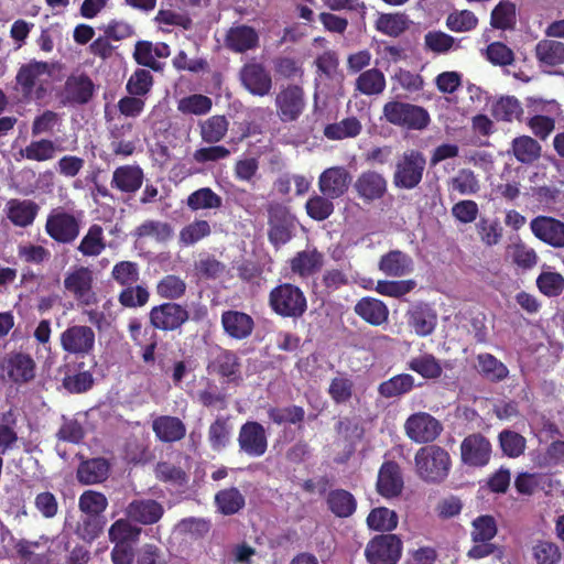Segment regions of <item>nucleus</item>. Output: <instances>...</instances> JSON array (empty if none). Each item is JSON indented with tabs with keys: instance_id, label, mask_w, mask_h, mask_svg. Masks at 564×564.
<instances>
[{
	"instance_id": "obj_1",
	"label": "nucleus",
	"mask_w": 564,
	"mask_h": 564,
	"mask_svg": "<svg viewBox=\"0 0 564 564\" xmlns=\"http://www.w3.org/2000/svg\"><path fill=\"white\" fill-rule=\"evenodd\" d=\"M268 305L272 313L282 318L299 319L307 311L304 291L291 282H279L268 294Z\"/></svg>"
},
{
	"instance_id": "obj_2",
	"label": "nucleus",
	"mask_w": 564,
	"mask_h": 564,
	"mask_svg": "<svg viewBox=\"0 0 564 564\" xmlns=\"http://www.w3.org/2000/svg\"><path fill=\"white\" fill-rule=\"evenodd\" d=\"M414 463L420 479L429 484L443 482L452 468L449 453L435 444L419 448L414 456Z\"/></svg>"
},
{
	"instance_id": "obj_3",
	"label": "nucleus",
	"mask_w": 564,
	"mask_h": 564,
	"mask_svg": "<svg viewBox=\"0 0 564 564\" xmlns=\"http://www.w3.org/2000/svg\"><path fill=\"white\" fill-rule=\"evenodd\" d=\"M498 527L496 519L490 514H481L471 521L470 539L474 545L468 550L467 556L473 560H480L490 555L501 558L503 550L491 542L497 535Z\"/></svg>"
},
{
	"instance_id": "obj_4",
	"label": "nucleus",
	"mask_w": 564,
	"mask_h": 564,
	"mask_svg": "<svg viewBox=\"0 0 564 564\" xmlns=\"http://www.w3.org/2000/svg\"><path fill=\"white\" fill-rule=\"evenodd\" d=\"M382 116L387 122L405 130H423L431 122L430 113L424 107L400 100L386 102Z\"/></svg>"
},
{
	"instance_id": "obj_5",
	"label": "nucleus",
	"mask_w": 564,
	"mask_h": 564,
	"mask_svg": "<svg viewBox=\"0 0 564 564\" xmlns=\"http://www.w3.org/2000/svg\"><path fill=\"white\" fill-rule=\"evenodd\" d=\"M265 209L269 227L268 240L275 249H279L294 237L296 217L288 206L279 202H270Z\"/></svg>"
},
{
	"instance_id": "obj_6",
	"label": "nucleus",
	"mask_w": 564,
	"mask_h": 564,
	"mask_svg": "<svg viewBox=\"0 0 564 564\" xmlns=\"http://www.w3.org/2000/svg\"><path fill=\"white\" fill-rule=\"evenodd\" d=\"M82 214H74L62 207L53 209L45 221V232L57 243L70 245L80 234Z\"/></svg>"
},
{
	"instance_id": "obj_7",
	"label": "nucleus",
	"mask_w": 564,
	"mask_h": 564,
	"mask_svg": "<svg viewBox=\"0 0 564 564\" xmlns=\"http://www.w3.org/2000/svg\"><path fill=\"white\" fill-rule=\"evenodd\" d=\"M426 159L419 150H408L399 158L393 173V185L400 189H413L423 180Z\"/></svg>"
},
{
	"instance_id": "obj_8",
	"label": "nucleus",
	"mask_w": 564,
	"mask_h": 564,
	"mask_svg": "<svg viewBox=\"0 0 564 564\" xmlns=\"http://www.w3.org/2000/svg\"><path fill=\"white\" fill-rule=\"evenodd\" d=\"M150 325L162 332H181L189 322L191 312L186 305L177 302H163L154 305L149 311Z\"/></svg>"
},
{
	"instance_id": "obj_9",
	"label": "nucleus",
	"mask_w": 564,
	"mask_h": 564,
	"mask_svg": "<svg viewBox=\"0 0 564 564\" xmlns=\"http://www.w3.org/2000/svg\"><path fill=\"white\" fill-rule=\"evenodd\" d=\"M274 106L282 122L297 121L306 108L303 87L296 84L282 85L275 96Z\"/></svg>"
},
{
	"instance_id": "obj_10",
	"label": "nucleus",
	"mask_w": 564,
	"mask_h": 564,
	"mask_svg": "<svg viewBox=\"0 0 564 564\" xmlns=\"http://www.w3.org/2000/svg\"><path fill=\"white\" fill-rule=\"evenodd\" d=\"M36 364L31 355L12 351L0 359V377L15 384L29 383L35 378Z\"/></svg>"
},
{
	"instance_id": "obj_11",
	"label": "nucleus",
	"mask_w": 564,
	"mask_h": 564,
	"mask_svg": "<svg viewBox=\"0 0 564 564\" xmlns=\"http://www.w3.org/2000/svg\"><path fill=\"white\" fill-rule=\"evenodd\" d=\"M64 289L82 305L89 306L97 302L94 291V272L90 268L77 265L64 276Z\"/></svg>"
},
{
	"instance_id": "obj_12",
	"label": "nucleus",
	"mask_w": 564,
	"mask_h": 564,
	"mask_svg": "<svg viewBox=\"0 0 564 564\" xmlns=\"http://www.w3.org/2000/svg\"><path fill=\"white\" fill-rule=\"evenodd\" d=\"M402 540L397 534H379L367 544L365 555L369 564H397L402 555Z\"/></svg>"
},
{
	"instance_id": "obj_13",
	"label": "nucleus",
	"mask_w": 564,
	"mask_h": 564,
	"mask_svg": "<svg viewBox=\"0 0 564 564\" xmlns=\"http://www.w3.org/2000/svg\"><path fill=\"white\" fill-rule=\"evenodd\" d=\"M96 335L91 327L86 325L68 326L59 335L62 349L76 357L90 355L95 349Z\"/></svg>"
},
{
	"instance_id": "obj_14",
	"label": "nucleus",
	"mask_w": 564,
	"mask_h": 564,
	"mask_svg": "<svg viewBox=\"0 0 564 564\" xmlns=\"http://www.w3.org/2000/svg\"><path fill=\"white\" fill-rule=\"evenodd\" d=\"M404 430L406 436L414 443L429 444L441 435L443 425L430 413L416 412L406 419Z\"/></svg>"
},
{
	"instance_id": "obj_15",
	"label": "nucleus",
	"mask_w": 564,
	"mask_h": 564,
	"mask_svg": "<svg viewBox=\"0 0 564 564\" xmlns=\"http://www.w3.org/2000/svg\"><path fill=\"white\" fill-rule=\"evenodd\" d=\"M239 452L248 457H261L268 451V436L264 426L257 421L243 423L237 437Z\"/></svg>"
},
{
	"instance_id": "obj_16",
	"label": "nucleus",
	"mask_w": 564,
	"mask_h": 564,
	"mask_svg": "<svg viewBox=\"0 0 564 564\" xmlns=\"http://www.w3.org/2000/svg\"><path fill=\"white\" fill-rule=\"evenodd\" d=\"M491 456V444L480 433L466 436L460 444L462 462L470 467L486 466Z\"/></svg>"
},
{
	"instance_id": "obj_17",
	"label": "nucleus",
	"mask_w": 564,
	"mask_h": 564,
	"mask_svg": "<svg viewBox=\"0 0 564 564\" xmlns=\"http://www.w3.org/2000/svg\"><path fill=\"white\" fill-rule=\"evenodd\" d=\"M351 180L352 177L345 166H332L321 173L318 189L323 195L336 199L347 193Z\"/></svg>"
},
{
	"instance_id": "obj_18",
	"label": "nucleus",
	"mask_w": 564,
	"mask_h": 564,
	"mask_svg": "<svg viewBox=\"0 0 564 564\" xmlns=\"http://www.w3.org/2000/svg\"><path fill=\"white\" fill-rule=\"evenodd\" d=\"M533 235L553 248H564V223L551 216H538L530 223Z\"/></svg>"
},
{
	"instance_id": "obj_19",
	"label": "nucleus",
	"mask_w": 564,
	"mask_h": 564,
	"mask_svg": "<svg viewBox=\"0 0 564 564\" xmlns=\"http://www.w3.org/2000/svg\"><path fill=\"white\" fill-rule=\"evenodd\" d=\"M354 189L365 203L381 199L388 191L386 177L376 171L362 172L354 183Z\"/></svg>"
},
{
	"instance_id": "obj_20",
	"label": "nucleus",
	"mask_w": 564,
	"mask_h": 564,
	"mask_svg": "<svg viewBox=\"0 0 564 564\" xmlns=\"http://www.w3.org/2000/svg\"><path fill=\"white\" fill-rule=\"evenodd\" d=\"M240 79L246 89L252 95L263 97L272 88L270 73L260 63H247L240 70Z\"/></svg>"
},
{
	"instance_id": "obj_21",
	"label": "nucleus",
	"mask_w": 564,
	"mask_h": 564,
	"mask_svg": "<svg viewBox=\"0 0 564 564\" xmlns=\"http://www.w3.org/2000/svg\"><path fill=\"white\" fill-rule=\"evenodd\" d=\"M408 325L420 337L433 334L437 325V313L427 303L420 302L412 305L406 312Z\"/></svg>"
},
{
	"instance_id": "obj_22",
	"label": "nucleus",
	"mask_w": 564,
	"mask_h": 564,
	"mask_svg": "<svg viewBox=\"0 0 564 564\" xmlns=\"http://www.w3.org/2000/svg\"><path fill=\"white\" fill-rule=\"evenodd\" d=\"M126 517L133 522L151 525L159 522L163 514V506L154 499H134L126 507Z\"/></svg>"
},
{
	"instance_id": "obj_23",
	"label": "nucleus",
	"mask_w": 564,
	"mask_h": 564,
	"mask_svg": "<svg viewBox=\"0 0 564 564\" xmlns=\"http://www.w3.org/2000/svg\"><path fill=\"white\" fill-rule=\"evenodd\" d=\"M95 94V84L86 74L70 75L64 85L65 101L69 105H86Z\"/></svg>"
},
{
	"instance_id": "obj_24",
	"label": "nucleus",
	"mask_w": 564,
	"mask_h": 564,
	"mask_svg": "<svg viewBox=\"0 0 564 564\" xmlns=\"http://www.w3.org/2000/svg\"><path fill=\"white\" fill-rule=\"evenodd\" d=\"M40 212V206L32 199L11 198L7 202L4 214L15 227L26 228L31 226Z\"/></svg>"
},
{
	"instance_id": "obj_25",
	"label": "nucleus",
	"mask_w": 564,
	"mask_h": 564,
	"mask_svg": "<svg viewBox=\"0 0 564 564\" xmlns=\"http://www.w3.org/2000/svg\"><path fill=\"white\" fill-rule=\"evenodd\" d=\"M403 489L400 466L394 460L384 462L378 473L377 491L384 498L398 497Z\"/></svg>"
},
{
	"instance_id": "obj_26",
	"label": "nucleus",
	"mask_w": 564,
	"mask_h": 564,
	"mask_svg": "<svg viewBox=\"0 0 564 564\" xmlns=\"http://www.w3.org/2000/svg\"><path fill=\"white\" fill-rule=\"evenodd\" d=\"M220 322L225 334L237 340L248 338L254 329L253 318L241 311H224L221 313Z\"/></svg>"
},
{
	"instance_id": "obj_27",
	"label": "nucleus",
	"mask_w": 564,
	"mask_h": 564,
	"mask_svg": "<svg viewBox=\"0 0 564 564\" xmlns=\"http://www.w3.org/2000/svg\"><path fill=\"white\" fill-rule=\"evenodd\" d=\"M225 45L231 52L245 53L259 46V34L250 25H234L226 32Z\"/></svg>"
},
{
	"instance_id": "obj_28",
	"label": "nucleus",
	"mask_w": 564,
	"mask_h": 564,
	"mask_svg": "<svg viewBox=\"0 0 564 564\" xmlns=\"http://www.w3.org/2000/svg\"><path fill=\"white\" fill-rule=\"evenodd\" d=\"M378 269L387 276L402 278L412 273L414 262L410 254L394 249L380 257Z\"/></svg>"
},
{
	"instance_id": "obj_29",
	"label": "nucleus",
	"mask_w": 564,
	"mask_h": 564,
	"mask_svg": "<svg viewBox=\"0 0 564 564\" xmlns=\"http://www.w3.org/2000/svg\"><path fill=\"white\" fill-rule=\"evenodd\" d=\"M144 173L138 164H126L115 169L110 185L121 193L133 194L143 184Z\"/></svg>"
},
{
	"instance_id": "obj_30",
	"label": "nucleus",
	"mask_w": 564,
	"mask_h": 564,
	"mask_svg": "<svg viewBox=\"0 0 564 564\" xmlns=\"http://www.w3.org/2000/svg\"><path fill=\"white\" fill-rule=\"evenodd\" d=\"M324 265V254L316 248L302 250L290 259V269L293 274L301 279H306L318 271Z\"/></svg>"
},
{
	"instance_id": "obj_31",
	"label": "nucleus",
	"mask_w": 564,
	"mask_h": 564,
	"mask_svg": "<svg viewBox=\"0 0 564 564\" xmlns=\"http://www.w3.org/2000/svg\"><path fill=\"white\" fill-rule=\"evenodd\" d=\"M208 369L223 378H227L228 382H235L240 379V358L235 351L219 347L209 362Z\"/></svg>"
},
{
	"instance_id": "obj_32",
	"label": "nucleus",
	"mask_w": 564,
	"mask_h": 564,
	"mask_svg": "<svg viewBox=\"0 0 564 564\" xmlns=\"http://www.w3.org/2000/svg\"><path fill=\"white\" fill-rule=\"evenodd\" d=\"M354 312L362 321L372 326H381L389 319V308L381 301L371 296H364L357 301Z\"/></svg>"
},
{
	"instance_id": "obj_33",
	"label": "nucleus",
	"mask_w": 564,
	"mask_h": 564,
	"mask_svg": "<svg viewBox=\"0 0 564 564\" xmlns=\"http://www.w3.org/2000/svg\"><path fill=\"white\" fill-rule=\"evenodd\" d=\"M152 431L155 437L163 443H175L186 435L184 422L172 415H160L152 421Z\"/></svg>"
},
{
	"instance_id": "obj_34",
	"label": "nucleus",
	"mask_w": 564,
	"mask_h": 564,
	"mask_svg": "<svg viewBox=\"0 0 564 564\" xmlns=\"http://www.w3.org/2000/svg\"><path fill=\"white\" fill-rule=\"evenodd\" d=\"M328 511L336 518H350L357 510V499L348 490L343 488L330 489L325 497Z\"/></svg>"
},
{
	"instance_id": "obj_35",
	"label": "nucleus",
	"mask_w": 564,
	"mask_h": 564,
	"mask_svg": "<svg viewBox=\"0 0 564 564\" xmlns=\"http://www.w3.org/2000/svg\"><path fill=\"white\" fill-rule=\"evenodd\" d=\"M48 74L50 68L46 62L31 61L19 68L15 80L21 87L23 96L29 98L32 96L40 77Z\"/></svg>"
},
{
	"instance_id": "obj_36",
	"label": "nucleus",
	"mask_w": 564,
	"mask_h": 564,
	"mask_svg": "<svg viewBox=\"0 0 564 564\" xmlns=\"http://www.w3.org/2000/svg\"><path fill=\"white\" fill-rule=\"evenodd\" d=\"M335 431L348 456L355 453L357 443L365 435V429L359 421L349 416L340 417L335 424Z\"/></svg>"
},
{
	"instance_id": "obj_37",
	"label": "nucleus",
	"mask_w": 564,
	"mask_h": 564,
	"mask_svg": "<svg viewBox=\"0 0 564 564\" xmlns=\"http://www.w3.org/2000/svg\"><path fill=\"white\" fill-rule=\"evenodd\" d=\"M110 471V465L106 458L97 457L84 460L76 473L77 480L83 485H94L105 481Z\"/></svg>"
},
{
	"instance_id": "obj_38",
	"label": "nucleus",
	"mask_w": 564,
	"mask_h": 564,
	"mask_svg": "<svg viewBox=\"0 0 564 564\" xmlns=\"http://www.w3.org/2000/svg\"><path fill=\"white\" fill-rule=\"evenodd\" d=\"M107 248L104 228L98 224H93L80 239L76 250L87 258L100 256Z\"/></svg>"
},
{
	"instance_id": "obj_39",
	"label": "nucleus",
	"mask_w": 564,
	"mask_h": 564,
	"mask_svg": "<svg viewBox=\"0 0 564 564\" xmlns=\"http://www.w3.org/2000/svg\"><path fill=\"white\" fill-rule=\"evenodd\" d=\"M476 360V370L478 373L492 382H500L509 376L507 366L492 354H478Z\"/></svg>"
},
{
	"instance_id": "obj_40",
	"label": "nucleus",
	"mask_w": 564,
	"mask_h": 564,
	"mask_svg": "<svg viewBox=\"0 0 564 564\" xmlns=\"http://www.w3.org/2000/svg\"><path fill=\"white\" fill-rule=\"evenodd\" d=\"M142 529L131 523L128 518L116 520L108 530V538L115 545L135 544L141 535Z\"/></svg>"
},
{
	"instance_id": "obj_41",
	"label": "nucleus",
	"mask_w": 564,
	"mask_h": 564,
	"mask_svg": "<svg viewBox=\"0 0 564 564\" xmlns=\"http://www.w3.org/2000/svg\"><path fill=\"white\" fill-rule=\"evenodd\" d=\"M187 284L183 278L176 274H166L155 284V293L165 302H176L186 294Z\"/></svg>"
},
{
	"instance_id": "obj_42",
	"label": "nucleus",
	"mask_w": 564,
	"mask_h": 564,
	"mask_svg": "<svg viewBox=\"0 0 564 564\" xmlns=\"http://www.w3.org/2000/svg\"><path fill=\"white\" fill-rule=\"evenodd\" d=\"M215 505L224 516H232L242 510L246 506V498L236 487L219 490L215 495Z\"/></svg>"
},
{
	"instance_id": "obj_43",
	"label": "nucleus",
	"mask_w": 564,
	"mask_h": 564,
	"mask_svg": "<svg viewBox=\"0 0 564 564\" xmlns=\"http://www.w3.org/2000/svg\"><path fill=\"white\" fill-rule=\"evenodd\" d=\"M229 121L225 116L215 115L199 122V135L205 143L216 144L227 134Z\"/></svg>"
},
{
	"instance_id": "obj_44",
	"label": "nucleus",
	"mask_w": 564,
	"mask_h": 564,
	"mask_svg": "<svg viewBox=\"0 0 564 564\" xmlns=\"http://www.w3.org/2000/svg\"><path fill=\"white\" fill-rule=\"evenodd\" d=\"M232 426L229 419L217 416L209 425L207 437L213 451L221 452L231 441Z\"/></svg>"
},
{
	"instance_id": "obj_45",
	"label": "nucleus",
	"mask_w": 564,
	"mask_h": 564,
	"mask_svg": "<svg viewBox=\"0 0 564 564\" xmlns=\"http://www.w3.org/2000/svg\"><path fill=\"white\" fill-rule=\"evenodd\" d=\"M384 88V74L376 67L361 72L356 79V89L366 96L379 95Z\"/></svg>"
},
{
	"instance_id": "obj_46",
	"label": "nucleus",
	"mask_w": 564,
	"mask_h": 564,
	"mask_svg": "<svg viewBox=\"0 0 564 564\" xmlns=\"http://www.w3.org/2000/svg\"><path fill=\"white\" fill-rule=\"evenodd\" d=\"M523 113L520 101L513 96L500 97L492 104L491 115L497 121L521 120Z\"/></svg>"
},
{
	"instance_id": "obj_47",
	"label": "nucleus",
	"mask_w": 564,
	"mask_h": 564,
	"mask_svg": "<svg viewBox=\"0 0 564 564\" xmlns=\"http://www.w3.org/2000/svg\"><path fill=\"white\" fill-rule=\"evenodd\" d=\"M535 55L541 64L557 66L564 64V43L542 40L535 46Z\"/></svg>"
},
{
	"instance_id": "obj_48",
	"label": "nucleus",
	"mask_w": 564,
	"mask_h": 564,
	"mask_svg": "<svg viewBox=\"0 0 564 564\" xmlns=\"http://www.w3.org/2000/svg\"><path fill=\"white\" fill-rule=\"evenodd\" d=\"M58 150L54 141L40 139L31 141L25 148L20 150V154L30 161L44 162L54 159Z\"/></svg>"
},
{
	"instance_id": "obj_49",
	"label": "nucleus",
	"mask_w": 564,
	"mask_h": 564,
	"mask_svg": "<svg viewBox=\"0 0 564 564\" xmlns=\"http://www.w3.org/2000/svg\"><path fill=\"white\" fill-rule=\"evenodd\" d=\"M408 369L419 373L424 379H437L443 373L440 360L432 354H423L408 362Z\"/></svg>"
},
{
	"instance_id": "obj_50",
	"label": "nucleus",
	"mask_w": 564,
	"mask_h": 564,
	"mask_svg": "<svg viewBox=\"0 0 564 564\" xmlns=\"http://www.w3.org/2000/svg\"><path fill=\"white\" fill-rule=\"evenodd\" d=\"M414 387V378L409 373H400L381 382L378 392L386 399L403 395Z\"/></svg>"
},
{
	"instance_id": "obj_51",
	"label": "nucleus",
	"mask_w": 564,
	"mask_h": 564,
	"mask_svg": "<svg viewBox=\"0 0 564 564\" xmlns=\"http://www.w3.org/2000/svg\"><path fill=\"white\" fill-rule=\"evenodd\" d=\"M398 523L399 518L395 511L386 507L373 508L367 517V524L373 531L391 532Z\"/></svg>"
},
{
	"instance_id": "obj_52",
	"label": "nucleus",
	"mask_w": 564,
	"mask_h": 564,
	"mask_svg": "<svg viewBox=\"0 0 564 564\" xmlns=\"http://www.w3.org/2000/svg\"><path fill=\"white\" fill-rule=\"evenodd\" d=\"M540 143L529 135H521L512 141V152L516 159L524 164H531L541 155Z\"/></svg>"
},
{
	"instance_id": "obj_53",
	"label": "nucleus",
	"mask_w": 564,
	"mask_h": 564,
	"mask_svg": "<svg viewBox=\"0 0 564 564\" xmlns=\"http://www.w3.org/2000/svg\"><path fill=\"white\" fill-rule=\"evenodd\" d=\"M362 126L356 117H348L339 122L329 123L324 128V135L329 140L355 138L361 132Z\"/></svg>"
},
{
	"instance_id": "obj_54",
	"label": "nucleus",
	"mask_w": 564,
	"mask_h": 564,
	"mask_svg": "<svg viewBox=\"0 0 564 564\" xmlns=\"http://www.w3.org/2000/svg\"><path fill=\"white\" fill-rule=\"evenodd\" d=\"M409 28V19L404 13H381L376 21V29L386 35L397 37Z\"/></svg>"
},
{
	"instance_id": "obj_55",
	"label": "nucleus",
	"mask_w": 564,
	"mask_h": 564,
	"mask_svg": "<svg viewBox=\"0 0 564 564\" xmlns=\"http://www.w3.org/2000/svg\"><path fill=\"white\" fill-rule=\"evenodd\" d=\"M186 205L192 212L217 209L223 205L221 197L209 187H202L187 196Z\"/></svg>"
},
{
	"instance_id": "obj_56",
	"label": "nucleus",
	"mask_w": 564,
	"mask_h": 564,
	"mask_svg": "<svg viewBox=\"0 0 564 564\" xmlns=\"http://www.w3.org/2000/svg\"><path fill=\"white\" fill-rule=\"evenodd\" d=\"M268 417L276 425L302 424L305 419V410L300 405L271 406L267 411Z\"/></svg>"
},
{
	"instance_id": "obj_57",
	"label": "nucleus",
	"mask_w": 564,
	"mask_h": 564,
	"mask_svg": "<svg viewBox=\"0 0 564 564\" xmlns=\"http://www.w3.org/2000/svg\"><path fill=\"white\" fill-rule=\"evenodd\" d=\"M138 238H154L158 242H166L173 237V228L169 223L145 220L134 230Z\"/></svg>"
},
{
	"instance_id": "obj_58",
	"label": "nucleus",
	"mask_w": 564,
	"mask_h": 564,
	"mask_svg": "<svg viewBox=\"0 0 564 564\" xmlns=\"http://www.w3.org/2000/svg\"><path fill=\"white\" fill-rule=\"evenodd\" d=\"M210 234L212 227L207 220L195 219L181 229L178 242L182 246L189 247L207 238Z\"/></svg>"
},
{
	"instance_id": "obj_59",
	"label": "nucleus",
	"mask_w": 564,
	"mask_h": 564,
	"mask_svg": "<svg viewBox=\"0 0 564 564\" xmlns=\"http://www.w3.org/2000/svg\"><path fill=\"white\" fill-rule=\"evenodd\" d=\"M334 198L325 195H313L305 203V210L310 218L316 221H323L327 219L335 209Z\"/></svg>"
},
{
	"instance_id": "obj_60",
	"label": "nucleus",
	"mask_w": 564,
	"mask_h": 564,
	"mask_svg": "<svg viewBox=\"0 0 564 564\" xmlns=\"http://www.w3.org/2000/svg\"><path fill=\"white\" fill-rule=\"evenodd\" d=\"M212 107V99L200 94L183 97L177 102V110L184 115L203 116L208 113Z\"/></svg>"
},
{
	"instance_id": "obj_61",
	"label": "nucleus",
	"mask_w": 564,
	"mask_h": 564,
	"mask_svg": "<svg viewBox=\"0 0 564 564\" xmlns=\"http://www.w3.org/2000/svg\"><path fill=\"white\" fill-rule=\"evenodd\" d=\"M490 24L499 30L512 29L516 24V4L510 1L499 2L491 11Z\"/></svg>"
},
{
	"instance_id": "obj_62",
	"label": "nucleus",
	"mask_w": 564,
	"mask_h": 564,
	"mask_svg": "<svg viewBox=\"0 0 564 564\" xmlns=\"http://www.w3.org/2000/svg\"><path fill=\"white\" fill-rule=\"evenodd\" d=\"M154 84V79L150 70L144 68L135 69L126 84V90L132 96H147Z\"/></svg>"
},
{
	"instance_id": "obj_63",
	"label": "nucleus",
	"mask_w": 564,
	"mask_h": 564,
	"mask_svg": "<svg viewBox=\"0 0 564 564\" xmlns=\"http://www.w3.org/2000/svg\"><path fill=\"white\" fill-rule=\"evenodd\" d=\"M78 506L87 516L100 517L108 507V499L102 492L86 490L80 495Z\"/></svg>"
},
{
	"instance_id": "obj_64",
	"label": "nucleus",
	"mask_w": 564,
	"mask_h": 564,
	"mask_svg": "<svg viewBox=\"0 0 564 564\" xmlns=\"http://www.w3.org/2000/svg\"><path fill=\"white\" fill-rule=\"evenodd\" d=\"M149 300V290L144 285L139 284L123 288L118 295V302L127 308L142 307Z\"/></svg>"
}]
</instances>
